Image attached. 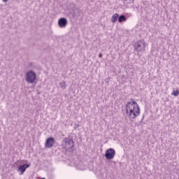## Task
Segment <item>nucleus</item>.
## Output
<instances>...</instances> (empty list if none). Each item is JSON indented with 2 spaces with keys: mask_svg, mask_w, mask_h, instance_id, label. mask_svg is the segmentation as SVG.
Listing matches in <instances>:
<instances>
[{
  "mask_svg": "<svg viewBox=\"0 0 179 179\" xmlns=\"http://www.w3.org/2000/svg\"><path fill=\"white\" fill-rule=\"evenodd\" d=\"M145 47H146V45L145 44V41H138L137 42L136 50V51H138V52H141L142 51H145Z\"/></svg>",
  "mask_w": 179,
  "mask_h": 179,
  "instance_id": "4",
  "label": "nucleus"
},
{
  "mask_svg": "<svg viewBox=\"0 0 179 179\" xmlns=\"http://www.w3.org/2000/svg\"><path fill=\"white\" fill-rule=\"evenodd\" d=\"M172 96H177L179 95V90H173L172 92Z\"/></svg>",
  "mask_w": 179,
  "mask_h": 179,
  "instance_id": "11",
  "label": "nucleus"
},
{
  "mask_svg": "<svg viewBox=\"0 0 179 179\" xmlns=\"http://www.w3.org/2000/svg\"><path fill=\"white\" fill-rule=\"evenodd\" d=\"M125 108L129 118L131 120H135V118L139 117V115L141 114L139 105H138V103L134 100L127 102Z\"/></svg>",
  "mask_w": 179,
  "mask_h": 179,
  "instance_id": "1",
  "label": "nucleus"
},
{
  "mask_svg": "<svg viewBox=\"0 0 179 179\" xmlns=\"http://www.w3.org/2000/svg\"><path fill=\"white\" fill-rule=\"evenodd\" d=\"M124 2H131V1H134V0H123Z\"/></svg>",
  "mask_w": 179,
  "mask_h": 179,
  "instance_id": "13",
  "label": "nucleus"
},
{
  "mask_svg": "<svg viewBox=\"0 0 179 179\" xmlns=\"http://www.w3.org/2000/svg\"><path fill=\"white\" fill-rule=\"evenodd\" d=\"M115 156V150L113 148H109L106 151L105 153V157L108 159V160H110L111 159H114V157Z\"/></svg>",
  "mask_w": 179,
  "mask_h": 179,
  "instance_id": "3",
  "label": "nucleus"
},
{
  "mask_svg": "<svg viewBox=\"0 0 179 179\" xmlns=\"http://www.w3.org/2000/svg\"><path fill=\"white\" fill-rule=\"evenodd\" d=\"M127 20V17L124 15H120L118 18L119 23H122V22H125Z\"/></svg>",
  "mask_w": 179,
  "mask_h": 179,
  "instance_id": "10",
  "label": "nucleus"
},
{
  "mask_svg": "<svg viewBox=\"0 0 179 179\" xmlns=\"http://www.w3.org/2000/svg\"><path fill=\"white\" fill-rule=\"evenodd\" d=\"M99 58H103V55L99 54Z\"/></svg>",
  "mask_w": 179,
  "mask_h": 179,
  "instance_id": "14",
  "label": "nucleus"
},
{
  "mask_svg": "<svg viewBox=\"0 0 179 179\" xmlns=\"http://www.w3.org/2000/svg\"><path fill=\"white\" fill-rule=\"evenodd\" d=\"M64 142L65 143L64 148L66 149H72L73 148V141L65 138Z\"/></svg>",
  "mask_w": 179,
  "mask_h": 179,
  "instance_id": "6",
  "label": "nucleus"
},
{
  "mask_svg": "<svg viewBox=\"0 0 179 179\" xmlns=\"http://www.w3.org/2000/svg\"><path fill=\"white\" fill-rule=\"evenodd\" d=\"M118 19V13H115L111 18V20L113 23H115L117 22V20Z\"/></svg>",
  "mask_w": 179,
  "mask_h": 179,
  "instance_id": "9",
  "label": "nucleus"
},
{
  "mask_svg": "<svg viewBox=\"0 0 179 179\" xmlns=\"http://www.w3.org/2000/svg\"><path fill=\"white\" fill-rule=\"evenodd\" d=\"M60 87H62V89H66V84L65 83V82H62L60 83Z\"/></svg>",
  "mask_w": 179,
  "mask_h": 179,
  "instance_id": "12",
  "label": "nucleus"
},
{
  "mask_svg": "<svg viewBox=\"0 0 179 179\" xmlns=\"http://www.w3.org/2000/svg\"><path fill=\"white\" fill-rule=\"evenodd\" d=\"M3 2H8V0H3Z\"/></svg>",
  "mask_w": 179,
  "mask_h": 179,
  "instance_id": "15",
  "label": "nucleus"
},
{
  "mask_svg": "<svg viewBox=\"0 0 179 179\" xmlns=\"http://www.w3.org/2000/svg\"><path fill=\"white\" fill-rule=\"evenodd\" d=\"M55 145V139L52 137L48 138L45 143V148H52Z\"/></svg>",
  "mask_w": 179,
  "mask_h": 179,
  "instance_id": "5",
  "label": "nucleus"
},
{
  "mask_svg": "<svg viewBox=\"0 0 179 179\" xmlns=\"http://www.w3.org/2000/svg\"><path fill=\"white\" fill-rule=\"evenodd\" d=\"M29 167H30V164H25L20 166L18 167V171H20V176H22V174H23V173L26 171V169H29Z\"/></svg>",
  "mask_w": 179,
  "mask_h": 179,
  "instance_id": "7",
  "label": "nucleus"
},
{
  "mask_svg": "<svg viewBox=\"0 0 179 179\" xmlns=\"http://www.w3.org/2000/svg\"><path fill=\"white\" fill-rule=\"evenodd\" d=\"M26 80L28 83H34L36 80V73L33 71H29L27 73Z\"/></svg>",
  "mask_w": 179,
  "mask_h": 179,
  "instance_id": "2",
  "label": "nucleus"
},
{
  "mask_svg": "<svg viewBox=\"0 0 179 179\" xmlns=\"http://www.w3.org/2000/svg\"><path fill=\"white\" fill-rule=\"evenodd\" d=\"M59 27H65L68 24V21L65 18H60L58 21Z\"/></svg>",
  "mask_w": 179,
  "mask_h": 179,
  "instance_id": "8",
  "label": "nucleus"
}]
</instances>
